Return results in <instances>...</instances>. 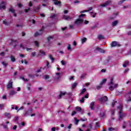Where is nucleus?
I'll return each instance as SVG.
<instances>
[{"instance_id": "obj_1", "label": "nucleus", "mask_w": 131, "mask_h": 131, "mask_svg": "<svg viewBox=\"0 0 131 131\" xmlns=\"http://www.w3.org/2000/svg\"><path fill=\"white\" fill-rule=\"evenodd\" d=\"M45 29V27H42L40 30V32H36L34 34L35 37H37V36H39V35H41L43 32V30Z\"/></svg>"}, {"instance_id": "obj_2", "label": "nucleus", "mask_w": 131, "mask_h": 131, "mask_svg": "<svg viewBox=\"0 0 131 131\" xmlns=\"http://www.w3.org/2000/svg\"><path fill=\"white\" fill-rule=\"evenodd\" d=\"M111 4H112V1L111 0H108L106 1L105 3H104V4L100 5V6L102 8H105V7H107V6H109V5H111Z\"/></svg>"}, {"instance_id": "obj_3", "label": "nucleus", "mask_w": 131, "mask_h": 131, "mask_svg": "<svg viewBox=\"0 0 131 131\" xmlns=\"http://www.w3.org/2000/svg\"><path fill=\"white\" fill-rule=\"evenodd\" d=\"M99 100L101 103H103L104 102H107L108 101V97L106 96H104L99 99Z\"/></svg>"}, {"instance_id": "obj_4", "label": "nucleus", "mask_w": 131, "mask_h": 131, "mask_svg": "<svg viewBox=\"0 0 131 131\" xmlns=\"http://www.w3.org/2000/svg\"><path fill=\"white\" fill-rule=\"evenodd\" d=\"M111 46L112 48H114L115 47H120V44H118L117 41H113L111 43Z\"/></svg>"}, {"instance_id": "obj_5", "label": "nucleus", "mask_w": 131, "mask_h": 131, "mask_svg": "<svg viewBox=\"0 0 131 131\" xmlns=\"http://www.w3.org/2000/svg\"><path fill=\"white\" fill-rule=\"evenodd\" d=\"M33 109L31 108L30 110L28 111H26L25 113H24L25 116H28V115H31V113H32Z\"/></svg>"}, {"instance_id": "obj_6", "label": "nucleus", "mask_w": 131, "mask_h": 131, "mask_svg": "<svg viewBox=\"0 0 131 131\" xmlns=\"http://www.w3.org/2000/svg\"><path fill=\"white\" fill-rule=\"evenodd\" d=\"M84 98L85 99H88L89 98V94H87L86 95L82 97L81 99L80 100V102L82 103H84Z\"/></svg>"}, {"instance_id": "obj_7", "label": "nucleus", "mask_w": 131, "mask_h": 131, "mask_svg": "<svg viewBox=\"0 0 131 131\" xmlns=\"http://www.w3.org/2000/svg\"><path fill=\"white\" fill-rule=\"evenodd\" d=\"M13 88V81L11 80L7 84V89Z\"/></svg>"}, {"instance_id": "obj_8", "label": "nucleus", "mask_w": 131, "mask_h": 131, "mask_svg": "<svg viewBox=\"0 0 131 131\" xmlns=\"http://www.w3.org/2000/svg\"><path fill=\"white\" fill-rule=\"evenodd\" d=\"M83 22V19L81 18H79L77 19L75 21V24H81Z\"/></svg>"}, {"instance_id": "obj_9", "label": "nucleus", "mask_w": 131, "mask_h": 131, "mask_svg": "<svg viewBox=\"0 0 131 131\" xmlns=\"http://www.w3.org/2000/svg\"><path fill=\"white\" fill-rule=\"evenodd\" d=\"M9 12H11V13H12L14 17H17V14L15 12V10L13 9V8H10L9 9Z\"/></svg>"}, {"instance_id": "obj_10", "label": "nucleus", "mask_w": 131, "mask_h": 131, "mask_svg": "<svg viewBox=\"0 0 131 131\" xmlns=\"http://www.w3.org/2000/svg\"><path fill=\"white\" fill-rule=\"evenodd\" d=\"M96 51H98V52H100V53H105V50L101 48L97 47L96 48Z\"/></svg>"}, {"instance_id": "obj_11", "label": "nucleus", "mask_w": 131, "mask_h": 131, "mask_svg": "<svg viewBox=\"0 0 131 131\" xmlns=\"http://www.w3.org/2000/svg\"><path fill=\"white\" fill-rule=\"evenodd\" d=\"M94 107H95V102L93 101L90 104V109L91 110H94V109H95Z\"/></svg>"}, {"instance_id": "obj_12", "label": "nucleus", "mask_w": 131, "mask_h": 131, "mask_svg": "<svg viewBox=\"0 0 131 131\" xmlns=\"http://www.w3.org/2000/svg\"><path fill=\"white\" fill-rule=\"evenodd\" d=\"M117 24H118V20H115L112 23V25L113 27H115V26H117Z\"/></svg>"}, {"instance_id": "obj_13", "label": "nucleus", "mask_w": 131, "mask_h": 131, "mask_svg": "<svg viewBox=\"0 0 131 131\" xmlns=\"http://www.w3.org/2000/svg\"><path fill=\"white\" fill-rule=\"evenodd\" d=\"M54 4L55 5V6H60V5H61V2L54 0Z\"/></svg>"}, {"instance_id": "obj_14", "label": "nucleus", "mask_w": 131, "mask_h": 131, "mask_svg": "<svg viewBox=\"0 0 131 131\" xmlns=\"http://www.w3.org/2000/svg\"><path fill=\"white\" fill-rule=\"evenodd\" d=\"M117 108L119 109V114H122V106H117Z\"/></svg>"}, {"instance_id": "obj_15", "label": "nucleus", "mask_w": 131, "mask_h": 131, "mask_svg": "<svg viewBox=\"0 0 131 131\" xmlns=\"http://www.w3.org/2000/svg\"><path fill=\"white\" fill-rule=\"evenodd\" d=\"M66 94H67V93H66V92H62V91H61L59 96V99H61V98H62V96H65Z\"/></svg>"}, {"instance_id": "obj_16", "label": "nucleus", "mask_w": 131, "mask_h": 131, "mask_svg": "<svg viewBox=\"0 0 131 131\" xmlns=\"http://www.w3.org/2000/svg\"><path fill=\"white\" fill-rule=\"evenodd\" d=\"M35 12H38L40 10V5L37 6L34 8Z\"/></svg>"}, {"instance_id": "obj_17", "label": "nucleus", "mask_w": 131, "mask_h": 131, "mask_svg": "<svg viewBox=\"0 0 131 131\" xmlns=\"http://www.w3.org/2000/svg\"><path fill=\"white\" fill-rule=\"evenodd\" d=\"M15 94H17V92L14 90H11L9 93V95L10 96H13L14 95H15Z\"/></svg>"}, {"instance_id": "obj_18", "label": "nucleus", "mask_w": 131, "mask_h": 131, "mask_svg": "<svg viewBox=\"0 0 131 131\" xmlns=\"http://www.w3.org/2000/svg\"><path fill=\"white\" fill-rule=\"evenodd\" d=\"M51 77H50V76H49V75H45L43 77V79H45L46 80L49 79V78H50Z\"/></svg>"}, {"instance_id": "obj_19", "label": "nucleus", "mask_w": 131, "mask_h": 131, "mask_svg": "<svg viewBox=\"0 0 131 131\" xmlns=\"http://www.w3.org/2000/svg\"><path fill=\"white\" fill-rule=\"evenodd\" d=\"M49 57L50 58V60H52V63H54V62L55 61V58L53 57L52 55H49Z\"/></svg>"}, {"instance_id": "obj_20", "label": "nucleus", "mask_w": 131, "mask_h": 131, "mask_svg": "<svg viewBox=\"0 0 131 131\" xmlns=\"http://www.w3.org/2000/svg\"><path fill=\"white\" fill-rule=\"evenodd\" d=\"M10 59H11V62H14L16 61V58L13 55L11 56Z\"/></svg>"}, {"instance_id": "obj_21", "label": "nucleus", "mask_w": 131, "mask_h": 131, "mask_svg": "<svg viewBox=\"0 0 131 131\" xmlns=\"http://www.w3.org/2000/svg\"><path fill=\"white\" fill-rule=\"evenodd\" d=\"M14 42H18V40H14V39H11V42H10V45H12L14 43Z\"/></svg>"}, {"instance_id": "obj_22", "label": "nucleus", "mask_w": 131, "mask_h": 131, "mask_svg": "<svg viewBox=\"0 0 131 131\" xmlns=\"http://www.w3.org/2000/svg\"><path fill=\"white\" fill-rule=\"evenodd\" d=\"M98 38L100 40L101 39H104V38H105V37H104V36H103L102 35H99L98 36Z\"/></svg>"}, {"instance_id": "obj_23", "label": "nucleus", "mask_w": 131, "mask_h": 131, "mask_svg": "<svg viewBox=\"0 0 131 131\" xmlns=\"http://www.w3.org/2000/svg\"><path fill=\"white\" fill-rule=\"evenodd\" d=\"M54 39V36H50L47 38V40L48 41L50 42L51 41V39Z\"/></svg>"}, {"instance_id": "obj_24", "label": "nucleus", "mask_w": 131, "mask_h": 131, "mask_svg": "<svg viewBox=\"0 0 131 131\" xmlns=\"http://www.w3.org/2000/svg\"><path fill=\"white\" fill-rule=\"evenodd\" d=\"M85 92H86V89L85 88L83 89L82 90V91H81L80 95H82V94H84V93H85Z\"/></svg>"}, {"instance_id": "obj_25", "label": "nucleus", "mask_w": 131, "mask_h": 131, "mask_svg": "<svg viewBox=\"0 0 131 131\" xmlns=\"http://www.w3.org/2000/svg\"><path fill=\"white\" fill-rule=\"evenodd\" d=\"M74 120H75V124H76V125H77V124H78V122H79V120H77V118L76 117L74 118Z\"/></svg>"}, {"instance_id": "obj_26", "label": "nucleus", "mask_w": 131, "mask_h": 131, "mask_svg": "<svg viewBox=\"0 0 131 131\" xmlns=\"http://www.w3.org/2000/svg\"><path fill=\"white\" fill-rule=\"evenodd\" d=\"M5 116L9 118V119H11V116H10V113H5Z\"/></svg>"}, {"instance_id": "obj_27", "label": "nucleus", "mask_w": 131, "mask_h": 131, "mask_svg": "<svg viewBox=\"0 0 131 131\" xmlns=\"http://www.w3.org/2000/svg\"><path fill=\"white\" fill-rule=\"evenodd\" d=\"M76 111H78L79 112H80L81 111L82 108L81 107L77 106L76 107Z\"/></svg>"}, {"instance_id": "obj_28", "label": "nucleus", "mask_w": 131, "mask_h": 131, "mask_svg": "<svg viewBox=\"0 0 131 131\" xmlns=\"http://www.w3.org/2000/svg\"><path fill=\"white\" fill-rule=\"evenodd\" d=\"M91 28L92 30H93V29H95V28H98V24H96L94 26L91 27Z\"/></svg>"}, {"instance_id": "obj_29", "label": "nucleus", "mask_w": 131, "mask_h": 131, "mask_svg": "<svg viewBox=\"0 0 131 131\" xmlns=\"http://www.w3.org/2000/svg\"><path fill=\"white\" fill-rule=\"evenodd\" d=\"M129 63V62L128 61H125L123 65V67L124 68L126 67V66L128 65Z\"/></svg>"}, {"instance_id": "obj_30", "label": "nucleus", "mask_w": 131, "mask_h": 131, "mask_svg": "<svg viewBox=\"0 0 131 131\" xmlns=\"http://www.w3.org/2000/svg\"><path fill=\"white\" fill-rule=\"evenodd\" d=\"M63 19L65 20H69V19H70V17L67 16V15H64L63 16Z\"/></svg>"}, {"instance_id": "obj_31", "label": "nucleus", "mask_w": 131, "mask_h": 131, "mask_svg": "<svg viewBox=\"0 0 131 131\" xmlns=\"http://www.w3.org/2000/svg\"><path fill=\"white\" fill-rule=\"evenodd\" d=\"M86 41V38L84 37L81 39V42L82 43H84V42Z\"/></svg>"}, {"instance_id": "obj_32", "label": "nucleus", "mask_w": 131, "mask_h": 131, "mask_svg": "<svg viewBox=\"0 0 131 131\" xmlns=\"http://www.w3.org/2000/svg\"><path fill=\"white\" fill-rule=\"evenodd\" d=\"M76 85H77V83L75 82V83H73L72 89H75V88H76Z\"/></svg>"}, {"instance_id": "obj_33", "label": "nucleus", "mask_w": 131, "mask_h": 131, "mask_svg": "<svg viewBox=\"0 0 131 131\" xmlns=\"http://www.w3.org/2000/svg\"><path fill=\"white\" fill-rule=\"evenodd\" d=\"M106 80H107V79H103L102 81L100 82V85H102L104 82H106Z\"/></svg>"}, {"instance_id": "obj_34", "label": "nucleus", "mask_w": 131, "mask_h": 131, "mask_svg": "<svg viewBox=\"0 0 131 131\" xmlns=\"http://www.w3.org/2000/svg\"><path fill=\"white\" fill-rule=\"evenodd\" d=\"M68 51H72L71 45L70 44L68 45Z\"/></svg>"}, {"instance_id": "obj_35", "label": "nucleus", "mask_w": 131, "mask_h": 131, "mask_svg": "<svg viewBox=\"0 0 131 131\" xmlns=\"http://www.w3.org/2000/svg\"><path fill=\"white\" fill-rule=\"evenodd\" d=\"M47 66L48 68H51V66H50V62L48 60L47 61Z\"/></svg>"}, {"instance_id": "obj_36", "label": "nucleus", "mask_w": 131, "mask_h": 131, "mask_svg": "<svg viewBox=\"0 0 131 131\" xmlns=\"http://www.w3.org/2000/svg\"><path fill=\"white\" fill-rule=\"evenodd\" d=\"M39 53H40L41 55H43V56H45L46 55V52L41 50H40Z\"/></svg>"}, {"instance_id": "obj_37", "label": "nucleus", "mask_w": 131, "mask_h": 131, "mask_svg": "<svg viewBox=\"0 0 131 131\" xmlns=\"http://www.w3.org/2000/svg\"><path fill=\"white\" fill-rule=\"evenodd\" d=\"M35 45L37 47H39V43H38V41H35Z\"/></svg>"}, {"instance_id": "obj_38", "label": "nucleus", "mask_w": 131, "mask_h": 131, "mask_svg": "<svg viewBox=\"0 0 131 131\" xmlns=\"http://www.w3.org/2000/svg\"><path fill=\"white\" fill-rule=\"evenodd\" d=\"M59 78H61V76L54 78V80H59Z\"/></svg>"}, {"instance_id": "obj_39", "label": "nucleus", "mask_w": 131, "mask_h": 131, "mask_svg": "<svg viewBox=\"0 0 131 131\" xmlns=\"http://www.w3.org/2000/svg\"><path fill=\"white\" fill-rule=\"evenodd\" d=\"M116 103H117V101H114L113 102H112V107H114L115 106V104H116Z\"/></svg>"}, {"instance_id": "obj_40", "label": "nucleus", "mask_w": 131, "mask_h": 131, "mask_svg": "<svg viewBox=\"0 0 131 131\" xmlns=\"http://www.w3.org/2000/svg\"><path fill=\"white\" fill-rule=\"evenodd\" d=\"M113 80H114V78L112 77L111 79V82H110V84H113Z\"/></svg>"}, {"instance_id": "obj_41", "label": "nucleus", "mask_w": 131, "mask_h": 131, "mask_svg": "<svg viewBox=\"0 0 131 131\" xmlns=\"http://www.w3.org/2000/svg\"><path fill=\"white\" fill-rule=\"evenodd\" d=\"M2 65H4V66H5V67H7V66H8V64L4 61L2 62Z\"/></svg>"}, {"instance_id": "obj_42", "label": "nucleus", "mask_w": 131, "mask_h": 131, "mask_svg": "<svg viewBox=\"0 0 131 131\" xmlns=\"http://www.w3.org/2000/svg\"><path fill=\"white\" fill-rule=\"evenodd\" d=\"M110 90L112 91H114V87L113 86H110Z\"/></svg>"}, {"instance_id": "obj_43", "label": "nucleus", "mask_w": 131, "mask_h": 131, "mask_svg": "<svg viewBox=\"0 0 131 131\" xmlns=\"http://www.w3.org/2000/svg\"><path fill=\"white\" fill-rule=\"evenodd\" d=\"M86 76V74H83L81 75L80 77L81 78H84V77H85Z\"/></svg>"}, {"instance_id": "obj_44", "label": "nucleus", "mask_w": 131, "mask_h": 131, "mask_svg": "<svg viewBox=\"0 0 131 131\" xmlns=\"http://www.w3.org/2000/svg\"><path fill=\"white\" fill-rule=\"evenodd\" d=\"M97 90H100L102 88V85H98L96 86Z\"/></svg>"}, {"instance_id": "obj_45", "label": "nucleus", "mask_w": 131, "mask_h": 131, "mask_svg": "<svg viewBox=\"0 0 131 131\" xmlns=\"http://www.w3.org/2000/svg\"><path fill=\"white\" fill-rule=\"evenodd\" d=\"M2 9H4L5 10V9H6V6L3 5L2 6H0V10H2Z\"/></svg>"}, {"instance_id": "obj_46", "label": "nucleus", "mask_w": 131, "mask_h": 131, "mask_svg": "<svg viewBox=\"0 0 131 131\" xmlns=\"http://www.w3.org/2000/svg\"><path fill=\"white\" fill-rule=\"evenodd\" d=\"M85 16V14H81L80 15H79V18H81L82 17Z\"/></svg>"}, {"instance_id": "obj_47", "label": "nucleus", "mask_w": 131, "mask_h": 131, "mask_svg": "<svg viewBox=\"0 0 131 131\" xmlns=\"http://www.w3.org/2000/svg\"><path fill=\"white\" fill-rule=\"evenodd\" d=\"M122 117H123V115L120 114L119 120H120L121 119H122Z\"/></svg>"}, {"instance_id": "obj_48", "label": "nucleus", "mask_w": 131, "mask_h": 131, "mask_svg": "<svg viewBox=\"0 0 131 131\" xmlns=\"http://www.w3.org/2000/svg\"><path fill=\"white\" fill-rule=\"evenodd\" d=\"M55 17H56V14H53L52 15H51V16H50V18H51V19H53V18H55Z\"/></svg>"}, {"instance_id": "obj_49", "label": "nucleus", "mask_w": 131, "mask_h": 131, "mask_svg": "<svg viewBox=\"0 0 131 131\" xmlns=\"http://www.w3.org/2000/svg\"><path fill=\"white\" fill-rule=\"evenodd\" d=\"M96 126L97 127V128H99V127H100V125H99V122H96Z\"/></svg>"}, {"instance_id": "obj_50", "label": "nucleus", "mask_w": 131, "mask_h": 131, "mask_svg": "<svg viewBox=\"0 0 131 131\" xmlns=\"http://www.w3.org/2000/svg\"><path fill=\"white\" fill-rule=\"evenodd\" d=\"M30 10V8H29L28 9H25V11L26 12V13H28V12H29Z\"/></svg>"}, {"instance_id": "obj_51", "label": "nucleus", "mask_w": 131, "mask_h": 131, "mask_svg": "<svg viewBox=\"0 0 131 131\" xmlns=\"http://www.w3.org/2000/svg\"><path fill=\"white\" fill-rule=\"evenodd\" d=\"M36 55V53H35V52L32 53V56H33V57H35Z\"/></svg>"}, {"instance_id": "obj_52", "label": "nucleus", "mask_w": 131, "mask_h": 131, "mask_svg": "<svg viewBox=\"0 0 131 131\" xmlns=\"http://www.w3.org/2000/svg\"><path fill=\"white\" fill-rule=\"evenodd\" d=\"M93 10V7H90L88 8V10H87V12H90V11H92Z\"/></svg>"}, {"instance_id": "obj_53", "label": "nucleus", "mask_w": 131, "mask_h": 131, "mask_svg": "<svg viewBox=\"0 0 131 131\" xmlns=\"http://www.w3.org/2000/svg\"><path fill=\"white\" fill-rule=\"evenodd\" d=\"M100 116H101V117H105V113H101Z\"/></svg>"}, {"instance_id": "obj_54", "label": "nucleus", "mask_w": 131, "mask_h": 131, "mask_svg": "<svg viewBox=\"0 0 131 131\" xmlns=\"http://www.w3.org/2000/svg\"><path fill=\"white\" fill-rule=\"evenodd\" d=\"M122 127H123V128H125V127H126V123H125V122H124V123L123 124Z\"/></svg>"}, {"instance_id": "obj_55", "label": "nucleus", "mask_w": 131, "mask_h": 131, "mask_svg": "<svg viewBox=\"0 0 131 131\" xmlns=\"http://www.w3.org/2000/svg\"><path fill=\"white\" fill-rule=\"evenodd\" d=\"M72 126V124H70V125L68 126V128H69V129H71Z\"/></svg>"}, {"instance_id": "obj_56", "label": "nucleus", "mask_w": 131, "mask_h": 131, "mask_svg": "<svg viewBox=\"0 0 131 131\" xmlns=\"http://www.w3.org/2000/svg\"><path fill=\"white\" fill-rule=\"evenodd\" d=\"M115 113V110H112V115H114Z\"/></svg>"}, {"instance_id": "obj_57", "label": "nucleus", "mask_w": 131, "mask_h": 131, "mask_svg": "<svg viewBox=\"0 0 131 131\" xmlns=\"http://www.w3.org/2000/svg\"><path fill=\"white\" fill-rule=\"evenodd\" d=\"M1 56H2L3 57H4V56H5V52H2L0 53Z\"/></svg>"}, {"instance_id": "obj_58", "label": "nucleus", "mask_w": 131, "mask_h": 131, "mask_svg": "<svg viewBox=\"0 0 131 131\" xmlns=\"http://www.w3.org/2000/svg\"><path fill=\"white\" fill-rule=\"evenodd\" d=\"M3 127L4 128L8 129V126L7 125L3 124Z\"/></svg>"}, {"instance_id": "obj_59", "label": "nucleus", "mask_w": 131, "mask_h": 131, "mask_svg": "<svg viewBox=\"0 0 131 131\" xmlns=\"http://www.w3.org/2000/svg\"><path fill=\"white\" fill-rule=\"evenodd\" d=\"M74 4H78L79 3V1L78 0H75L74 2Z\"/></svg>"}, {"instance_id": "obj_60", "label": "nucleus", "mask_w": 131, "mask_h": 131, "mask_svg": "<svg viewBox=\"0 0 131 131\" xmlns=\"http://www.w3.org/2000/svg\"><path fill=\"white\" fill-rule=\"evenodd\" d=\"M3 24H5V25H8V22L5 20H3Z\"/></svg>"}, {"instance_id": "obj_61", "label": "nucleus", "mask_w": 131, "mask_h": 131, "mask_svg": "<svg viewBox=\"0 0 131 131\" xmlns=\"http://www.w3.org/2000/svg\"><path fill=\"white\" fill-rule=\"evenodd\" d=\"M16 27H23V25H16Z\"/></svg>"}, {"instance_id": "obj_62", "label": "nucleus", "mask_w": 131, "mask_h": 131, "mask_svg": "<svg viewBox=\"0 0 131 131\" xmlns=\"http://www.w3.org/2000/svg\"><path fill=\"white\" fill-rule=\"evenodd\" d=\"M29 77H30V78H33V77H34V76L33 75H29Z\"/></svg>"}, {"instance_id": "obj_63", "label": "nucleus", "mask_w": 131, "mask_h": 131, "mask_svg": "<svg viewBox=\"0 0 131 131\" xmlns=\"http://www.w3.org/2000/svg\"><path fill=\"white\" fill-rule=\"evenodd\" d=\"M52 131H56V127H53L51 128Z\"/></svg>"}, {"instance_id": "obj_64", "label": "nucleus", "mask_w": 131, "mask_h": 131, "mask_svg": "<svg viewBox=\"0 0 131 131\" xmlns=\"http://www.w3.org/2000/svg\"><path fill=\"white\" fill-rule=\"evenodd\" d=\"M61 63L62 65H65V61H64V60H61Z\"/></svg>"}]
</instances>
